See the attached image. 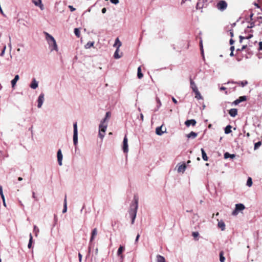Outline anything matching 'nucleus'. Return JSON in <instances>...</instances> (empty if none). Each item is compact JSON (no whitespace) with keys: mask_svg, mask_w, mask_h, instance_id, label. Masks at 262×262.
Instances as JSON below:
<instances>
[{"mask_svg":"<svg viewBox=\"0 0 262 262\" xmlns=\"http://www.w3.org/2000/svg\"><path fill=\"white\" fill-rule=\"evenodd\" d=\"M44 34L45 35L46 40L49 45V47L51 51H58V46L54 37L46 32H44Z\"/></svg>","mask_w":262,"mask_h":262,"instance_id":"nucleus-1","label":"nucleus"},{"mask_svg":"<svg viewBox=\"0 0 262 262\" xmlns=\"http://www.w3.org/2000/svg\"><path fill=\"white\" fill-rule=\"evenodd\" d=\"M138 202L136 201L135 202L133 203L130 206V209L128 211L129 217L132 219L131 224H134L135 223V220L136 219L137 216V212L138 210Z\"/></svg>","mask_w":262,"mask_h":262,"instance_id":"nucleus-2","label":"nucleus"},{"mask_svg":"<svg viewBox=\"0 0 262 262\" xmlns=\"http://www.w3.org/2000/svg\"><path fill=\"white\" fill-rule=\"evenodd\" d=\"M73 128V143L75 146H77L78 144V129L76 122L74 123Z\"/></svg>","mask_w":262,"mask_h":262,"instance_id":"nucleus-3","label":"nucleus"},{"mask_svg":"<svg viewBox=\"0 0 262 262\" xmlns=\"http://www.w3.org/2000/svg\"><path fill=\"white\" fill-rule=\"evenodd\" d=\"M245 208V206L243 204H237L235 205L234 210L232 212V214L234 216H236L239 212L244 210Z\"/></svg>","mask_w":262,"mask_h":262,"instance_id":"nucleus-4","label":"nucleus"},{"mask_svg":"<svg viewBox=\"0 0 262 262\" xmlns=\"http://www.w3.org/2000/svg\"><path fill=\"white\" fill-rule=\"evenodd\" d=\"M99 129L98 136L100 138L103 139L105 136V132L107 129V125H103L102 124H100Z\"/></svg>","mask_w":262,"mask_h":262,"instance_id":"nucleus-5","label":"nucleus"},{"mask_svg":"<svg viewBox=\"0 0 262 262\" xmlns=\"http://www.w3.org/2000/svg\"><path fill=\"white\" fill-rule=\"evenodd\" d=\"M227 7V3L225 1H220L216 4L217 9L221 11H224Z\"/></svg>","mask_w":262,"mask_h":262,"instance_id":"nucleus-6","label":"nucleus"},{"mask_svg":"<svg viewBox=\"0 0 262 262\" xmlns=\"http://www.w3.org/2000/svg\"><path fill=\"white\" fill-rule=\"evenodd\" d=\"M122 150L124 153L127 154L128 152V139L126 135L124 136L123 141Z\"/></svg>","mask_w":262,"mask_h":262,"instance_id":"nucleus-7","label":"nucleus"},{"mask_svg":"<svg viewBox=\"0 0 262 262\" xmlns=\"http://www.w3.org/2000/svg\"><path fill=\"white\" fill-rule=\"evenodd\" d=\"M45 95L43 94V93H41L38 97V99H37V107L38 108H41L43 103V102H44V100H45Z\"/></svg>","mask_w":262,"mask_h":262,"instance_id":"nucleus-8","label":"nucleus"},{"mask_svg":"<svg viewBox=\"0 0 262 262\" xmlns=\"http://www.w3.org/2000/svg\"><path fill=\"white\" fill-rule=\"evenodd\" d=\"M124 250H125V248L124 246H120V247H119V248L118 249L117 252V256L120 258L121 260H123V259L124 258V256L122 254V253L124 251Z\"/></svg>","mask_w":262,"mask_h":262,"instance_id":"nucleus-9","label":"nucleus"},{"mask_svg":"<svg viewBox=\"0 0 262 262\" xmlns=\"http://www.w3.org/2000/svg\"><path fill=\"white\" fill-rule=\"evenodd\" d=\"M163 126L161 125L160 127H158L156 129V133L159 136H161L163 133L166 132V128L165 127L163 129Z\"/></svg>","mask_w":262,"mask_h":262,"instance_id":"nucleus-10","label":"nucleus"},{"mask_svg":"<svg viewBox=\"0 0 262 262\" xmlns=\"http://www.w3.org/2000/svg\"><path fill=\"white\" fill-rule=\"evenodd\" d=\"M206 2L207 0H199L196 6V8L197 9L203 8L205 6Z\"/></svg>","mask_w":262,"mask_h":262,"instance_id":"nucleus-11","label":"nucleus"},{"mask_svg":"<svg viewBox=\"0 0 262 262\" xmlns=\"http://www.w3.org/2000/svg\"><path fill=\"white\" fill-rule=\"evenodd\" d=\"M57 160H58L59 165L60 166H61L62 164V160L63 156H62V154L61 149H59L58 150L57 154Z\"/></svg>","mask_w":262,"mask_h":262,"instance_id":"nucleus-12","label":"nucleus"},{"mask_svg":"<svg viewBox=\"0 0 262 262\" xmlns=\"http://www.w3.org/2000/svg\"><path fill=\"white\" fill-rule=\"evenodd\" d=\"M111 113L110 112H107L106 113V114H105V117L104 119H103L101 122H100V124H102L103 125H107V123H106V121L107 119H108L110 117H111Z\"/></svg>","mask_w":262,"mask_h":262,"instance_id":"nucleus-13","label":"nucleus"},{"mask_svg":"<svg viewBox=\"0 0 262 262\" xmlns=\"http://www.w3.org/2000/svg\"><path fill=\"white\" fill-rule=\"evenodd\" d=\"M38 86V82L35 79H32L30 85V87L33 90L36 89Z\"/></svg>","mask_w":262,"mask_h":262,"instance_id":"nucleus-14","label":"nucleus"},{"mask_svg":"<svg viewBox=\"0 0 262 262\" xmlns=\"http://www.w3.org/2000/svg\"><path fill=\"white\" fill-rule=\"evenodd\" d=\"M186 168V165L185 164L177 165V171L179 173H184Z\"/></svg>","mask_w":262,"mask_h":262,"instance_id":"nucleus-15","label":"nucleus"},{"mask_svg":"<svg viewBox=\"0 0 262 262\" xmlns=\"http://www.w3.org/2000/svg\"><path fill=\"white\" fill-rule=\"evenodd\" d=\"M33 4L36 6L39 7L41 10H43V5L41 3V0H32Z\"/></svg>","mask_w":262,"mask_h":262,"instance_id":"nucleus-16","label":"nucleus"},{"mask_svg":"<svg viewBox=\"0 0 262 262\" xmlns=\"http://www.w3.org/2000/svg\"><path fill=\"white\" fill-rule=\"evenodd\" d=\"M19 75H16L15 76L14 79L11 80V85H12V87L13 88H15V86L16 85V82L19 80Z\"/></svg>","mask_w":262,"mask_h":262,"instance_id":"nucleus-17","label":"nucleus"},{"mask_svg":"<svg viewBox=\"0 0 262 262\" xmlns=\"http://www.w3.org/2000/svg\"><path fill=\"white\" fill-rule=\"evenodd\" d=\"M217 226L219 228H221L222 231H224L225 230L226 225L222 220H218Z\"/></svg>","mask_w":262,"mask_h":262,"instance_id":"nucleus-18","label":"nucleus"},{"mask_svg":"<svg viewBox=\"0 0 262 262\" xmlns=\"http://www.w3.org/2000/svg\"><path fill=\"white\" fill-rule=\"evenodd\" d=\"M97 228H94L92 231L91 236L90 238V242H92L95 239V236L97 235Z\"/></svg>","mask_w":262,"mask_h":262,"instance_id":"nucleus-19","label":"nucleus"},{"mask_svg":"<svg viewBox=\"0 0 262 262\" xmlns=\"http://www.w3.org/2000/svg\"><path fill=\"white\" fill-rule=\"evenodd\" d=\"M229 114L231 117H234L237 114V110L236 108H232L229 110Z\"/></svg>","mask_w":262,"mask_h":262,"instance_id":"nucleus-20","label":"nucleus"},{"mask_svg":"<svg viewBox=\"0 0 262 262\" xmlns=\"http://www.w3.org/2000/svg\"><path fill=\"white\" fill-rule=\"evenodd\" d=\"M185 123L187 126H189L190 125H192L193 126H194L196 124V121L194 119L188 120L185 122Z\"/></svg>","mask_w":262,"mask_h":262,"instance_id":"nucleus-21","label":"nucleus"},{"mask_svg":"<svg viewBox=\"0 0 262 262\" xmlns=\"http://www.w3.org/2000/svg\"><path fill=\"white\" fill-rule=\"evenodd\" d=\"M195 94V98L198 100L203 99V97L202 96L201 93H200L199 90H196L194 91H193Z\"/></svg>","mask_w":262,"mask_h":262,"instance_id":"nucleus-22","label":"nucleus"},{"mask_svg":"<svg viewBox=\"0 0 262 262\" xmlns=\"http://www.w3.org/2000/svg\"><path fill=\"white\" fill-rule=\"evenodd\" d=\"M157 262H166L165 258L160 255H157L156 256Z\"/></svg>","mask_w":262,"mask_h":262,"instance_id":"nucleus-23","label":"nucleus"},{"mask_svg":"<svg viewBox=\"0 0 262 262\" xmlns=\"http://www.w3.org/2000/svg\"><path fill=\"white\" fill-rule=\"evenodd\" d=\"M119 48H117L116 51H115V52L114 53V57L116 59H119L122 56V53L120 55L119 54Z\"/></svg>","mask_w":262,"mask_h":262,"instance_id":"nucleus-24","label":"nucleus"},{"mask_svg":"<svg viewBox=\"0 0 262 262\" xmlns=\"http://www.w3.org/2000/svg\"><path fill=\"white\" fill-rule=\"evenodd\" d=\"M122 45L121 42L120 41L118 38H117L115 40V43L114 45V47H117V48H119Z\"/></svg>","mask_w":262,"mask_h":262,"instance_id":"nucleus-25","label":"nucleus"},{"mask_svg":"<svg viewBox=\"0 0 262 262\" xmlns=\"http://www.w3.org/2000/svg\"><path fill=\"white\" fill-rule=\"evenodd\" d=\"M201 152H202V158L203 159L206 161L208 160V157L204 150V149L203 148H201Z\"/></svg>","mask_w":262,"mask_h":262,"instance_id":"nucleus-26","label":"nucleus"},{"mask_svg":"<svg viewBox=\"0 0 262 262\" xmlns=\"http://www.w3.org/2000/svg\"><path fill=\"white\" fill-rule=\"evenodd\" d=\"M235 157V155L234 154H230L229 152H225L224 154V158L227 159L228 158H230L231 159H233Z\"/></svg>","mask_w":262,"mask_h":262,"instance_id":"nucleus-27","label":"nucleus"},{"mask_svg":"<svg viewBox=\"0 0 262 262\" xmlns=\"http://www.w3.org/2000/svg\"><path fill=\"white\" fill-rule=\"evenodd\" d=\"M190 87L193 91L198 90L195 82L192 80H190Z\"/></svg>","mask_w":262,"mask_h":262,"instance_id":"nucleus-28","label":"nucleus"},{"mask_svg":"<svg viewBox=\"0 0 262 262\" xmlns=\"http://www.w3.org/2000/svg\"><path fill=\"white\" fill-rule=\"evenodd\" d=\"M186 136L188 138H192L194 139L197 136V134L193 132H191L189 134H187Z\"/></svg>","mask_w":262,"mask_h":262,"instance_id":"nucleus-29","label":"nucleus"},{"mask_svg":"<svg viewBox=\"0 0 262 262\" xmlns=\"http://www.w3.org/2000/svg\"><path fill=\"white\" fill-rule=\"evenodd\" d=\"M94 45V41H89L85 46L84 48L86 49H90Z\"/></svg>","mask_w":262,"mask_h":262,"instance_id":"nucleus-30","label":"nucleus"},{"mask_svg":"<svg viewBox=\"0 0 262 262\" xmlns=\"http://www.w3.org/2000/svg\"><path fill=\"white\" fill-rule=\"evenodd\" d=\"M231 128H232V127L231 125H227L225 128V133L226 134H228L232 132Z\"/></svg>","mask_w":262,"mask_h":262,"instance_id":"nucleus-31","label":"nucleus"},{"mask_svg":"<svg viewBox=\"0 0 262 262\" xmlns=\"http://www.w3.org/2000/svg\"><path fill=\"white\" fill-rule=\"evenodd\" d=\"M33 231L35 233V236L36 237H37L38 235V233L39 232V229L36 225H34L33 227Z\"/></svg>","mask_w":262,"mask_h":262,"instance_id":"nucleus-32","label":"nucleus"},{"mask_svg":"<svg viewBox=\"0 0 262 262\" xmlns=\"http://www.w3.org/2000/svg\"><path fill=\"white\" fill-rule=\"evenodd\" d=\"M67 211V198L65 197V199L64 200V207L62 210L63 213H66Z\"/></svg>","mask_w":262,"mask_h":262,"instance_id":"nucleus-33","label":"nucleus"},{"mask_svg":"<svg viewBox=\"0 0 262 262\" xmlns=\"http://www.w3.org/2000/svg\"><path fill=\"white\" fill-rule=\"evenodd\" d=\"M156 101L158 103L157 108L154 110L155 112L157 111L161 106V102L160 100L158 98H156Z\"/></svg>","mask_w":262,"mask_h":262,"instance_id":"nucleus-34","label":"nucleus"},{"mask_svg":"<svg viewBox=\"0 0 262 262\" xmlns=\"http://www.w3.org/2000/svg\"><path fill=\"white\" fill-rule=\"evenodd\" d=\"M138 77L139 79H141L143 77V75L142 73H141V68L140 67H138V74H137Z\"/></svg>","mask_w":262,"mask_h":262,"instance_id":"nucleus-35","label":"nucleus"},{"mask_svg":"<svg viewBox=\"0 0 262 262\" xmlns=\"http://www.w3.org/2000/svg\"><path fill=\"white\" fill-rule=\"evenodd\" d=\"M29 237H30V239H29V243H28V247L29 248H31V247H32V238H33V237H32V235L31 233L30 234Z\"/></svg>","mask_w":262,"mask_h":262,"instance_id":"nucleus-36","label":"nucleus"},{"mask_svg":"<svg viewBox=\"0 0 262 262\" xmlns=\"http://www.w3.org/2000/svg\"><path fill=\"white\" fill-rule=\"evenodd\" d=\"M252 179L250 177H249L247 180V185L248 187H251L252 186Z\"/></svg>","mask_w":262,"mask_h":262,"instance_id":"nucleus-37","label":"nucleus"},{"mask_svg":"<svg viewBox=\"0 0 262 262\" xmlns=\"http://www.w3.org/2000/svg\"><path fill=\"white\" fill-rule=\"evenodd\" d=\"M220 260L221 262H225V258L223 255V252L220 253Z\"/></svg>","mask_w":262,"mask_h":262,"instance_id":"nucleus-38","label":"nucleus"},{"mask_svg":"<svg viewBox=\"0 0 262 262\" xmlns=\"http://www.w3.org/2000/svg\"><path fill=\"white\" fill-rule=\"evenodd\" d=\"M74 33H75V35L77 36L78 37H80V33L79 29L78 28H75L74 29Z\"/></svg>","mask_w":262,"mask_h":262,"instance_id":"nucleus-39","label":"nucleus"},{"mask_svg":"<svg viewBox=\"0 0 262 262\" xmlns=\"http://www.w3.org/2000/svg\"><path fill=\"white\" fill-rule=\"evenodd\" d=\"M261 142H258L256 143L254 145V149L258 148L261 145Z\"/></svg>","mask_w":262,"mask_h":262,"instance_id":"nucleus-40","label":"nucleus"},{"mask_svg":"<svg viewBox=\"0 0 262 262\" xmlns=\"http://www.w3.org/2000/svg\"><path fill=\"white\" fill-rule=\"evenodd\" d=\"M238 100L240 102V103L242 101H245L246 100V96H241L240 97Z\"/></svg>","mask_w":262,"mask_h":262,"instance_id":"nucleus-41","label":"nucleus"},{"mask_svg":"<svg viewBox=\"0 0 262 262\" xmlns=\"http://www.w3.org/2000/svg\"><path fill=\"white\" fill-rule=\"evenodd\" d=\"M192 235L193 236V237L194 238H196V237H198L199 236V233L198 232H193L192 233Z\"/></svg>","mask_w":262,"mask_h":262,"instance_id":"nucleus-42","label":"nucleus"},{"mask_svg":"<svg viewBox=\"0 0 262 262\" xmlns=\"http://www.w3.org/2000/svg\"><path fill=\"white\" fill-rule=\"evenodd\" d=\"M247 83H248V82L247 81H243L240 82V84L242 85V86H243V87H244L246 85H247Z\"/></svg>","mask_w":262,"mask_h":262,"instance_id":"nucleus-43","label":"nucleus"},{"mask_svg":"<svg viewBox=\"0 0 262 262\" xmlns=\"http://www.w3.org/2000/svg\"><path fill=\"white\" fill-rule=\"evenodd\" d=\"M0 195L2 197V199H4V195L3 194V188L2 187L0 186Z\"/></svg>","mask_w":262,"mask_h":262,"instance_id":"nucleus-44","label":"nucleus"},{"mask_svg":"<svg viewBox=\"0 0 262 262\" xmlns=\"http://www.w3.org/2000/svg\"><path fill=\"white\" fill-rule=\"evenodd\" d=\"M111 2L115 5H117L119 3V0H110Z\"/></svg>","mask_w":262,"mask_h":262,"instance_id":"nucleus-45","label":"nucleus"},{"mask_svg":"<svg viewBox=\"0 0 262 262\" xmlns=\"http://www.w3.org/2000/svg\"><path fill=\"white\" fill-rule=\"evenodd\" d=\"M6 49V46H4L2 51V53H1V56H3L4 54H5V50Z\"/></svg>","mask_w":262,"mask_h":262,"instance_id":"nucleus-46","label":"nucleus"},{"mask_svg":"<svg viewBox=\"0 0 262 262\" xmlns=\"http://www.w3.org/2000/svg\"><path fill=\"white\" fill-rule=\"evenodd\" d=\"M69 8L70 9L71 11H74L75 10V8H74L72 6H69Z\"/></svg>","mask_w":262,"mask_h":262,"instance_id":"nucleus-47","label":"nucleus"},{"mask_svg":"<svg viewBox=\"0 0 262 262\" xmlns=\"http://www.w3.org/2000/svg\"><path fill=\"white\" fill-rule=\"evenodd\" d=\"M240 103V102L239 101V100L237 99H236V100H235L234 102H233V103L235 104V105H237L238 104H239Z\"/></svg>","mask_w":262,"mask_h":262,"instance_id":"nucleus-48","label":"nucleus"},{"mask_svg":"<svg viewBox=\"0 0 262 262\" xmlns=\"http://www.w3.org/2000/svg\"><path fill=\"white\" fill-rule=\"evenodd\" d=\"M78 257L79 261L81 262L82 259V255L80 253L78 254Z\"/></svg>","mask_w":262,"mask_h":262,"instance_id":"nucleus-49","label":"nucleus"},{"mask_svg":"<svg viewBox=\"0 0 262 262\" xmlns=\"http://www.w3.org/2000/svg\"><path fill=\"white\" fill-rule=\"evenodd\" d=\"M239 39H240V40H239L240 42H242L243 39H246V37H243V36H239Z\"/></svg>","mask_w":262,"mask_h":262,"instance_id":"nucleus-50","label":"nucleus"},{"mask_svg":"<svg viewBox=\"0 0 262 262\" xmlns=\"http://www.w3.org/2000/svg\"><path fill=\"white\" fill-rule=\"evenodd\" d=\"M139 237H140V235L138 234L137 235L136 238V239H135V242H136V243L138 242V239H139Z\"/></svg>","mask_w":262,"mask_h":262,"instance_id":"nucleus-51","label":"nucleus"},{"mask_svg":"<svg viewBox=\"0 0 262 262\" xmlns=\"http://www.w3.org/2000/svg\"><path fill=\"white\" fill-rule=\"evenodd\" d=\"M3 200V205L5 207H6V203L5 202V196H4V199H2Z\"/></svg>","mask_w":262,"mask_h":262,"instance_id":"nucleus-52","label":"nucleus"},{"mask_svg":"<svg viewBox=\"0 0 262 262\" xmlns=\"http://www.w3.org/2000/svg\"><path fill=\"white\" fill-rule=\"evenodd\" d=\"M259 48L260 50H262V41L259 42Z\"/></svg>","mask_w":262,"mask_h":262,"instance_id":"nucleus-53","label":"nucleus"},{"mask_svg":"<svg viewBox=\"0 0 262 262\" xmlns=\"http://www.w3.org/2000/svg\"><path fill=\"white\" fill-rule=\"evenodd\" d=\"M140 118H141V120L143 121L144 120V116L143 115V114H140Z\"/></svg>","mask_w":262,"mask_h":262,"instance_id":"nucleus-54","label":"nucleus"},{"mask_svg":"<svg viewBox=\"0 0 262 262\" xmlns=\"http://www.w3.org/2000/svg\"><path fill=\"white\" fill-rule=\"evenodd\" d=\"M101 11H102V13H105L106 12V9L105 8H103L102 9Z\"/></svg>","mask_w":262,"mask_h":262,"instance_id":"nucleus-55","label":"nucleus"},{"mask_svg":"<svg viewBox=\"0 0 262 262\" xmlns=\"http://www.w3.org/2000/svg\"><path fill=\"white\" fill-rule=\"evenodd\" d=\"M172 101H173L174 103H176V104H177V102H177V100H176L174 97H172Z\"/></svg>","mask_w":262,"mask_h":262,"instance_id":"nucleus-56","label":"nucleus"},{"mask_svg":"<svg viewBox=\"0 0 262 262\" xmlns=\"http://www.w3.org/2000/svg\"><path fill=\"white\" fill-rule=\"evenodd\" d=\"M233 42H234V40H233L232 39H231L230 40V43L231 45H232V44H233Z\"/></svg>","mask_w":262,"mask_h":262,"instance_id":"nucleus-57","label":"nucleus"},{"mask_svg":"<svg viewBox=\"0 0 262 262\" xmlns=\"http://www.w3.org/2000/svg\"><path fill=\"white\" fill-rule=\"evenodd\" d=\"M230 50H231V51L233 52V51L234 50V47L233 46L231 47Z\"/></svg>","mask_w":262,"mask_h":262,"instance_id":"nucleus-58","label":"nucleus"},{"mask_svg":"<svg viewBox=\"0 0 262 262\" xmlns=\"http://www.w3.org/2000/svg\"><path fill=\"white\" fill-rule=\"evenodd\" d=\"M252 37V35H250L248 37H246V39H249Z\"/></svg>","mask_w":262,"mask_h":262,"instance_id":"nucleus-59","label":"nucleus"},{"mask_svg":"<svg viewBox=\"0 0 262 262\" xmlns=\"http://www.w3.org/2000/svg\"><path fill=\"white\" fill-rule=\"evenodd\" d=\"M225 89H226V88L225 87H223V86H222V87H221L220 88V90H222H222H225Z\"/></svg>","mask_w":262,"mask_h":262,"instance_id":"nucleus-60","label":"nucleus"},{"mask_svg":"<svg viewBox=\"0 0 262 262\" xmlns=\"http://www.w3.org/2000/svg\"><path fill=\"white\" fill-rule=\"evenodd\" d=\"M18 180L19 181H22L23 180V178L21 177H19L18 178Z\"/></svg>","mask_w":262,"mask_h":262,"instance_id":"nucleus-61","label":"nucleus"},{"mask_svg":"<svg viewBox=\"0 0 262 262\" xmlns=\"http://www.w3.org/2000/svg\"><path fill=\"white\" fill-rule=\"evenodd\" d=\"M230 35H231V37L233 36V32H231V31L230 32Z\"/></svg>","mask_w":262,"mask_h":262,"instance_id":"nucleus-62","label":"nucleus"},{"mask_svg":"<svg viewBox=\"0 0 262 262\" xmlns=\"http://www.w3.org/2000/svg\"><path fill=\"white\" fill-rule=\"evenodd\" d=\"M246 46H243V47L242 48V50H244L246 48Z\"/></svg>","mask_w":262,"mask_h":262,"instance_id":"nucleus-63","label":"nucleus"},{"mask_svg":"<svg viewBox=\"0 0 262 262\" xmlns=\"http://www.w3.org/2000/svg\"><path fill=\"white\" fill-rule=\"evenodd\" d=\"M230 56H233V52L231 51V53H230Z\"/></svg>","mask_w":262,"mask_h":262,"instance_id":"nucleus-64","label":"nucleus"}]
</instances>
